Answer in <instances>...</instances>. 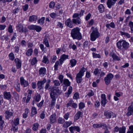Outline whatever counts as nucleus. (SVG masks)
Returning <instances> with one entry per match:
<instances>
[{
    "instance_id": "f257e3e1",
    "label": "nucleus",
    "mask_w": 133,
    "mask_h": 133,
    "mask_svg": "<svg viewBox=\"0 0 133 133\" xmlns=\"http://www.w3.org/2000/svg\"><path fill=\"white\" fill-rule=\"evenodd\" d=\"M51 91L50 93V97L52 99L51 105L52 107H54V106L56 100V94L59 92V90L58 88H52L51 89Z\"/></svg>"
},
{
    "instance_id": "f03ea898",
    "label": "nucleus",
    "mask_w": 133,
    "mask_h": 133,
    "mask_svg": "<svg viewBox=\"0 0 133 133\" xmlns=\"http://www.w3.org/2000/svg\"><path fill=\"white\" fill-rule=\"evenodd\" d=\"M80 29L78 28H74L72 30L71 35L74 39L80 40L82 38L81 34L80 32Z\"/></svg>"
},
{
    "instance_id": "7ed1b4c3",
    "label": "nucleus",
    "mask_w": 133,
    "mask_h": 133,
    "mask_svg": "<svg viewBox=\"0 0 133 133\" xmlns=\"http://www.w3.org/2000/svg\"><path fill=\"white\" fill-rule=\"evenodd\" d=\"M117 48L120 49L126 50L129 48V44L124 40L120 41L117 43Z\"/></svg>"
},
{
    "instance_id": "20e7f679",
    "label": "nucleus",
    "mask_w": 133,
    "mask_h": 133,
    "mask_svg": "<svg viewBox=\"0 0 133 133\" xmlns=\"http://www.w3.org/2000/svg\"><path fill=\"white\" fill-rule=\"evenodd\" d=\"M85 71V68H83L78 73L76 76V79L77 82L78 83H80L83 80L82 76L84 75V73Z\"/></svg>"
},
{
    "instance_id": "39448f33",
    "label": "nucleus",
    "mask_w": 133,
    "mask_h": 133,
    "mask_svg": "<svg viewBox=\"0 0 133 133\" xmlns=\"http://www.w3.org/2000/svg\"><path fill=\"white\" fill-rule=\"evenodd\" d=\"M114 76V75L110 73L107 75L104 79V81L106 85H108L110 84Z\"/></svg>"
},
{
    "instance_id": "423d86ee",
    "label": "nucleus",
    "mask_w": 133,
    "mask_h": 133,
    "mask_svg": "<svg viewBox=\"0 0 133 133\" xmlns=\"http://www.w3.org/2000/svg\"><path fill=\"white\" fill-rule=\"evenodd\" d=\"M100 36V34L98 31L95 30L91 34V40L92 41H95L96 38H98Z\"/></svg>"
},
{
    "instance_id": "0eeeda50",
    "label": "nucleus",
    "mask_w": 133,
    "mask_h": 133,
    "mask_svg": "<svg viewBox=\"0 0 133 133\" xmlns=\"http://www.w3.org/2000/svg\"><path fill=\"white\" fill-rule=\"evenodd\" d=\"M17 29L20 32L26 33L27 31L26 28L23 27L22 25L19 24L16 26Z\"/></svg>"
},
{
    "instance_id": "6e6552de",
    "label": "nucleus",
    "mask_w": 133,
    "mask_h": 133,
    "mask_svg": "<svg viewBox=\"0 0 133 133\" xmlns=\"http://www.w3.org/2000/svg\"><path fill=\"white\" fill-rule=\"evenodd\" d=\"M117 0H107V3L108 7L111 8L112 6H114Z\"/></svg>"
},
{
    "instance_id": "1a4fd4ad",
    "label": "nucleus",
    "mask_w": 133,
    "mask_h": 133,
    "mask_svg": "<svg viewBox=\"0 0 133 133\" xmlns=\"http://www.w3.org/2000/svg\"><path fill=\"white\" fill-rule=\"evenodd\" d=\"M20 81L21 85L23 86L24 87H27L29 85L28 82L25 80L22 77L20 78Z\"/></svg>"
},
{
    "instance_id": "9d476101",
    "label": "nucleus",
    "mask_w": 133,
    "mask_h": 133,
    "mask_svg": "<svg viewBox=\"0 0 133 133\" xmlns=\"http://www.w3.org/2000/svg\"><path fill=\"white\" fill-rule=\"evenodd\" d=\"M4 98L8 100H11V95L10 92L6 91L4 92L3 93Z\"/></svg>"
},
{
    "instance_id": "9b49d317",
    "label": "nucleus",
    "mask_w": 133,
    "mask_h": 133,
    "mask_svg": "<svg viewBox=\"0 0 133 133\" xmlns=\"http://www.w3.org/2000/svg\"><path fill=\"white\" fill-rule=\"evenodd\" d=\"M93 126L94 128H98L102 127L105 128H107L108 126L105 123H101L99 124H94L93 125Z\"/></svg>"
},
{
    "instance_id": "f8f14e48",
    "label": "nucleus",
    "mask_w": 133,
    "mask_h": 133,
    "mask_svg": "<svg viewBox=\"0 0 133 133\" xmlns=\"http://www.w3.org/2000/svg\"><path fill=\"white\" fill-rule=\"evenodd\" d=\"M46 68L44 67H42L40 69L39 73L41 76H43L46 74Z\"/></svg>"
},
{
    "instance_id": "ddd939ff",
    "label": "nucleus",
    "mask_w": 133,
    "mask_h": 133,
    "mask_svg": "<svg viewBox=\"0 0 133 133\" xmlns=\"http://www.w3.org/2000/svg\"><path fill=\"white\" fill-rule=\"evenodd\" d=\"M15 61L16 63L17 69H19L21 68V60L18 58H16L15 59Z\"/></svg>"
},
{
    "instance_id": "4468645a",
    "label": "nucleus",
    "mask_w": 133,
    "mask_h": 133,
    "mask_svg": "<svg viewBox=\"0 0 133 133\" xmlns=\"http://www.w3.org/2000/svg\"><path fill=\"white\" fill-rule=\"evenodd\" d=\"M13 115V113L12 112L6 111L5 113V117L6 119H8Z\"/></svg>"
},
{
    "instance_id": "2eb2a0df",
    "label": "nucleus",
    "mask_w": 133,
    "mask_h": 133,
    "mask_svg": "<svg viewBox=\"0 0 133 133\" xmlns=\"http://www.w3.org/2000/svg\"><path fill=\"white\" fill-rule=\"evenodd\" d=\"M110 56L114 60H116L117 61H119L120 60V58L113 52H111L110 53Z\"/></svg>"
},
{
    "instance_id": "dca6fc26",
    "label": "nucleus",
    "mask_w": 133,
    "mask_h": 133,
    "mask_svg": "<svg viewBox=\"0 0 133 133\" xmlns=\"http://www.w3.org/2000/svg\"><path fill=\"white\" fill-rule=\"evenodd\" d=\"M83 113L80 111H78L76 114L75 115L74 117V120L76 121L79 119L80 117H81V115H82Z\"/></svg>"
},
{
    "instance_id": "f3484780",
    "label": "nucleus",
    "mask_w": 133,
    "mask_h": 133,
    "mask_svg": "<svg viewBox=\"0 0 133 133\" xmlns=\"http://www.w3.org/2000/svg\"><path fill=\"white\" fill-rule=\"evenodd\" d=\"M56 115L53 114L50 117V122L51 123H53L56 122Z\"/></svg>"
},
{
    "instance_id": "a211bd4d",
    "label": "nucleus",
    "mask_w": 133,
    "mask_h": 133,
    "mask_svg": "<svg viewBox=\"0 0 133 133\" xmlns=\"http://www.w3.org/2000/svg\"><path fill=\"white\" fill-rule=\"evenodd\" d=\"M72 21L76 25L81 24V19L79 17H77L76 19H72Z\"/></svg>"
},
{
    "instance_id": "6ab92c4d",
    "label": "nucleus",
    "mask_w": 133,
    "mask_h": 133,
    "mask_svg": "<svg viewBox=\"0 0 133 133\" xmlns=\"http://www.w3.org/2000/svg\"><path fill=\"white\" fill-rule=\"evenodd\" d=\"M126 115L128 117L130 116L131 115H133V108L128 107V112Z\"/></svg>"
},
{
    "instance_id": "aec40b11",
    "label": "nucleus",
    "mask_w": 133,
    "mask_h": 133,
    "mask_svg": "<svg viewBox=\"0 0 133 133\" xmlns=\"http://www.w3.org/2000/svg\"><path fill=\"white\" fill-rule=\"evenodd\" d=\"M106 26L107 28L109 29H110V27L113 28H115V25L113 22H111L110 24H106Z\"/></svg>"
},
{
    "instance_id": "412c9836",
    "label": "nucleus",
    "mask_w": 133,
    "mask_h": 133,
    "mask_svg": "<svg viewBox=\"0 0 133 133\" xmlns=\"http://www.w3.org/2000/svg\"><path fill=\"white\" fill-rule=\"evenodd\" d=\"M112 114V112L106 111L104 112V114L107 118H110L111 117Z\"/></svg>"
},
{
    "instance_id": "4be33fe9",
    "label": "nucleus",
    "mask_w": 133,
    "mask_h": 133,
    "mask_svg": "<svg viewBox=\"0 0 133 133\" xmlns=\"http://www.w3.org/2000/svg\"><path fill=\"white\" fill-rule=\"evenodd\" d=\"M4 123V121L3 119V117L0 115V128L2 129L3 127V124Z\"/></svg>"
},
{
    "instance_id": "5701e85b",
    "label": "nucleus",
    "mask_w": 133,
    "mask_h": 133,
    "mask_svg": "<svg viewBox=\"0 0 133 133\" xmlns=\"http://www.w3.org/2000/svg\"><path fill=\"white\" fill-rule=\"evenodd\" d=\"M31 98V96L30 95H28L27 96V98L26 99V97H24L23 99V101L24 102H25L26 103H28L30 101Z\"/></svg>"
},
{
    "instance_id": "b1692460",
    "label": "nucleus",
    "mask_w": 133,
    "mask_h": 133,
    "mask_svg": "<svg viewBox=\"0 0 133 133\" xmlns=\"http://www.w3.org/2000/svg\"><path fill=\"white\" fill-rule=\"evenodd\" d=\"M37 19V17L36 15H33L30 17L29 20L30 22L36 21Z\"/></svg>"
},
{
    "instance_id": "393cba45",
    "label": "nucleus",
    "mask_w": 133,
    "mask_h": 133,
    "mask_svg": "<svg viewBox=\"0 0 133 133\" xmlns=\"http://www.w3.org/2000/svg\"><path fill=\"white\" fill-rule=\"evenodd\" d=\"M45 19V17H43L38 20L37 21V22L38 23L41 25H43L44 23Z\"/></svg>"
},
{
    "instance_id": "a878e982",
    "label": "nucleus",
    "mask_w": 133,
    "mask_h": 133,
    "mask_svg": "<svg viewBox=\"0 0 133 133\" xmlns=\"http://www.w3.org/2000/svg\"><path fill=\"white\" fill-rule=\"evenodd\" d=\"M19 118H14L13 123L15 126H17L19 124Z\"/></svg>"
},
{
    "instance_id": "bb28decb",
    "label": "nucleus",
    "mask_w": 133,
    "mask_h": 133,
    "mask_svg": "<svg viewBox=\"0 0 133 133\" xmlns=\"http://www.w3.org/2000/svg\"><path fill=\"white\" fill-rule=\"evenodd\" d=\"M126 129V128L124 126H122V127L119 128V133H125Z\"/></svg>"
},
{
    "instance_id": "cd10ccee",
    "label": "nucleus",
    "mask_w": 133,
    "mask_h": 133,
    "mask_svg": "<svg viewBox=\"0 0 133 133\" xmlns=\"http://www.w3.org/2000/svg\"><path fill=\"white\" fill-rule=\"evenodd\" d=\"M70 65L71 67H73L76 64V61L74 59H72L70 61Z\"/></svg>"
},
{
    "instance_id": "c85d7f7f",
    "label": "nucleus",
    "mask_w": 133,
    "mask_h": 133,
    "mask_svg": "<svg viewBox=\"0 0 133 133\" xmlns=\"http://www.w3.org/2000/svg\"><path fill=\"white\" fill-rule=\"evenodd\" d=\"M120 32L121 35H124L128 38H130L131 37L130 35L127 32H124L122 31H120Z\"/></svg>"
},
{
    "instance_id": "c756f323",
    "label": "nucleus",
    "mask_w": 133,
    "mask_h": 133,
    "mask_svg": "<svg viewBox=\"0 0 133 133\" xmlns=\"http://www.w3.org/2000/svg\"><path fill=\"white\" fill-rule=\"evenodd\" d=\"M39 126V125L37 123H35L34 124L32 127V129L34 131H35L37 130Z\"/></svg>"
},
{
    "instance_id": "7c9ffc66",
    "label": "nucleus",
    "mask_w": 133,
    "mask_h": 133,
    "mask_svg": "<svg viewBox=\"0 0 133 133\" xmlns=\"http://www.w3.org/2000/svg\"><path fill=\"white\" fill-rule=\"evenodd\" d=\"M29 112V109L26 108L25 110V112L23 114V117L24 118H27Z\"/></svg>"
},
{
    "instance_id": "2f4dec72",
    "label": "nucleus",
    "mask_w": 133,
    "mask_h": 133,
    "mask_svg": "<svg viewBox=\"0 0 133 133\" xmlns=\"http://www.w3.org/2000/svg\"><path fill=\"white\" fill-rule=\"evenodd\" d=\"M98 9L101 13L103 12L104 11V7L102 4H100L98 6Z\"/></svg>"
},
{
    "instance_id": "473e14b6",
    "label": "nucleus",
    "mask_w": 133,
    "mask_h": 133,
    "mask_svg": "<svg viewBox=\"0 0 133 133\" xmlns=\"http://www.w3.org/2000/svg\"><path fill=\"white\" fill-rule=\"evenodd\" d=\"M20 84L19 82H17L15 83V87L16 90L18 91H20Z\"/></svg>"
},
{
    "instance_id": "72a5a7b5",
    "label": "nucleus",
    "mask_w": 133,
    "mask_h": 133,
    "mask_svg": "<svg viewBox=\"0 0 133 133\" xmlns=\"http://www.w3.org/2000/svg\"><path fill=\"white\" fill-rule=\"evenodd\" d=\"M41 97L39 95H35L34 97V100L38 102L40 100Z\"/></svg>"
},
{
    "instance_id": "f704fd0d",
    "label": "nucleus",
    "mask_w": 133,
    "mask_h": 133,
    "mask_svg": "<svg viewBox=\"0 0 133 133\" xmlns=\"http://www.w3.org/2000/svg\"><path fill=\"white\" fill-rule=\"evenodd\" d=\"M33 53V50L32 49H29L26 52V55L28 56H31Z\"/></svg>"
},
{
    "instance_id": "c9c22d12",
    "label": "nucleus",
    "mask_w": 133,
    "mask_h": 133,
    "mask_svg": "<svg viewBox=\"0 0 133 133\" xmlns=\"http://www.w3.org/2000/svg\"><path fill=\"white\" fill-rule=\"evenodd\" d=\"M66 56L65 55H63L62 56L61 59L59 60L60 62V64H62L63 61L66 59Z\"/></svg>"
},
{
    "instance_id": "e433bc0d",
    "label": "nucleus",
    "mask_w": 133,
    "mask_h": 133,
    "mask_svg": "<svg viewBox=\"0 0 133 133\" xmlns=\"http://www.w3.org/2000/svg\"><path fill=\"white\" fill-rule=\"evenodd\" d=\"M43 43L44 44H45V46L46 47H49L50 46L49 43L47 39H44Z\"/></svg>"
},
{
    "instance_id": "4c0bfd02",
    "label": "nucleus",
    "mask_w": 133,
    "mask_h": 133,
    "mask_svg": "<svg viewBox=\"0 0 133 133\" xmlns=\"http://www.w3.org/2000/svg\"><path fill=\"white\" fill-rule=\"evenodd\" d=\"M37 111L36 108L35 107H32L31 109V114L33 115L37 114Z\"/></svg>"
},
{
    "instance_id": "58836bf2",
    "label": "nucleus",
    "mask_w": 133,
    "mask_h": 133,
    "mask_svg": "<svg viewBox=\"0 0 133 133\" xmlns=\"http://www.w3.org/2000/svg\"><path fill=\"white\" fill-rule=\"evenodd\" d=\"M72 91V88L71 86H70L68 88V92H67V95H68V97L69 95L70 94Z\"/></svg>"
},
{
    "instance_id": "ea45409f",
    "label": "nucleus",
    "mask_w": 133,
    "mask_h": 133,
    "mask_svg": "<svg viewBox=\"0 0 133 133\" xmlns=\"http://www.w3.org/2000/svg\"><path fill=\"white\" fill-rule=\"evenodd\" d=\"M69 48L70 49H72L74 50H75L77 48L76 46L74 44H70L69 46Z\"/></svg>"
},
{
    "instance_id": "a19ab883",
    "label": "nucleus",
    "mask_w": 133,
    "mask_h": 133,
    "mask_svg": "<svg viewBox=\"0 0 133 133\" xmlns=\"http://www.w3.org/2000/svg\"><path fill=\"white\" fill-rule=\"evenodd\" d=\"M92 54L93 57L94 58H101L100 55L99 54H97L94 52H93Z\"/></svg>"
},
{
    "instance_id": "79ce46f5",
    "label": "nucleus",
    "mask_w": 133,
    "mask_h": 133,
    "mask_svg": "<svg viewBox=\"0 0 133 133\" xmlns=\"http://www.w3.org/2000/svg\"><path fill=\"white\" fill-rule=\"evenodd\" d=\"M9 58L11 61H13L15 58V56L14 54L12 53H11L9 55Z\"/></svg>"
},
{
    "instance_id": "37998d69",
    "label": "nucleus",
    "mask_w": 133,
    "mask_h": 133,
    "mask_svg": "<svg viewBox=\"0 0 133 133\" xmlns=\"http://www.w3.org/2000/svg\"><path fill=\"white\" fill-rule=\"evenodd\" d=\"M43 62L45 63H48L49 62V60L45 56L43 57Z\"/></svg>"
},
{
    "instance_id": "c03bdc74",
    "label": "nucleus",
    "mask_w": 133,
    "mask_h": 133,
    "mask_svg": "<svg viewBox=\"0 0 133 133\" xmlns=\"http://www.w3.org/2000/svg\"><path fill=\"white\" fill-rule=\"evenodd\" d=\"M59 65H61L60 64V62L59 61H57L56 62L55 65V70H57L58 66Z\"/></svg>"
},
{
    "instance_id": "a18cd8bd",
    "label": "nucleus",
    "mask_w": 133,
    "mask_h": 133,
    "mask_svg": "<svg viewBox=\"0 0 133 133\" xmlns=\"http://www.w3.org/2000/svg\"><path fill=\"white\" fill-rule=\"evenodd\" d=\"M129 130L127 132V133H133V125L129 127Z\"/></svg>"
},
{
    "instance_id": "49530a36",
    "label": "nucleus",
    "mask_w": 133,
    "mask_h": 133,
    "mask_svg": "<svg viewBox=\"0 0 133 133\" xmlns=\"http://www.w3.org/2000/svg\"><path fill=\"white\" fill-rule=\"evenodd\" d=\"M107 102V101L106 99H101V103L102 106L104 107L106 104Z\"/></svg>"
},
{
    "instance_id": "de8ad7c7",
    "label": "nucleus",
    "mask_w": 133,
    "mask_h": 133,
    "mask_svg": "<svg viewBox=\"0 0 133 133\" xmlns=\"http://www.w3.org/2000/svg\"><path fill=\"white\" fill-rule=\"evenodd\" d=\"M94 93L92 90H90L87 95L89 97L93 96L94 95Z\"/></svg>"
},
{
    "instance_id": "09e8293b",
    "label": "nucleus",
    "mask_w": 133,
    "mask_h": 133,
    "mask_svg": "<svg viewBox=\"0 0 133 133\" xmlns=\"http://www.w3.org/2000/svg\"><path fill=\"white\" fill-rule=\"evenodd\" d=\"M85 107L84 104L82 102L80 103L79 105V109H82Z\"/></svg>"
},
{
    "instance_id": "8fccbe9b",
    "label": "nucleus",
    "mask_w": 133,
    "mask_h": 133,
    "mask_svg": "<svg viewBox=\"0 0 133 133\" xmlns=\"http://www.w3.org/2000/svg\"><path fill=\"white\" fill-rule=\"evenodd\" d=\"M55 5V3L54 2H51L49 4V7L51 8H53Z\"/></svg>"
},
{
    "instance_id": "3c124183",
    "label": "nucleus",
    "mask_w": 133,
    "mask_h": 133,
    "mask_svg": "<svg viewBox=\"0 0 133 133\" xmlns=\"http://www.w3.org/2000/svg\"><path fill=\"white\" fill-rule=\"evenodd\" d=\"M42 28L40 26L36 25L35 30L37 32H39L41 30Z\"/></svg>"
},
{
    "instance_id": "603ef678",
    "label": "nucleus",
    "mask_w": 133,
    "mask_h": 133,
    "mask_svg": "<svg viewBox=\"0 0 133 133\" xmlns=\"http://www.w3.org/2000/svg\"><path fill=\"white\" fill-rule=\"evenodd\" d=\"M67 26L70 28H72L74 26L73 23L71 22H67Z\"/></svg>"
},
{
    "instance_id": "864d4df0",
    "label": "nucleus",
    "mask_w": 133,
    "mask_h": 133,
    "mask_svg": "<svg viewBox=\"0 0 133 133\" xmlns=\"http://www.w3.org/2000/svg\"><path fill=\"white\" fill-rule=\"evenodd\" d=\"M37 61L36 58L35 57L32 59L31 64L33 65H34L37 63Z\"/></svg>"
},
{
    "instance_id": "5fc2aeb1",
    "label": "nucleus",
    "mask_w": 133,
    "mask_h": 133,
    "mask_svg": "<svg viewBox=\"0 0 133 133\" xmlns=\"http://www.w3.org/2000/svg\"><path fill=\"white\" fill-rule=\"evenodd\" d=\"M79 96V95L78 93L77 92H76L74 95L73 98L75 99H77L78 98Z\"/></svg>"
},
{
    "instance_id": "6e6d98bb",
    "label": "nucleus",
    "mask_w": 133,
    "mask_h": 133,
    "mask_svg": "<svg viewBox=\"0 0 133 133\" xmlns=\"http://www.w3.org/2000/svg\"><path fill=\"white\" fill-rule=\"evenodd\" d=\"M40 81L38 82L37 85L38 86V88L39 89H41L42 88L43 85H42Z\"/></svg>"
},
{
    "instance_id": "4d7b16f0",
    "label": "nucleus",
    "mask_w": 133,
    "mask_h": 133,
    "mask_svg": "<svg viewBox=\"0 0 133 133\" xmlns=\"http://www.w3.org/2000/svg\"><path fill=\"white\" fill-rule=\"evenodd\" d=\"M13 30L12 28V26L11 25H10L8 28V31L10 33H12Z\"/></svg>"
},
{
    "instance_id": "13d9d810",
    "label": "nucleus",
    "mask_w": 133,
    "mask_h": 133,
    "mask_svg": "<svg viewBox=\"0 0 133 133\" xmlns=\"http://www.w3.org/2000/svg\"><path fill=\"white\" fill-rule=\"evenodd\" d=\"M63 84L64 85L63 86L64 87L63 89L65 91L66 90V79H65L64 81Z\"/></svg>"
},
{
    "instance_id": "bf43d9fd",
    "label": "nucleus",
    "mask_w": 133,
    "mask_h": 133,
    "mask_svg": "<svg viewBox=\"0 0 133 133\" xmlns=\"http://www.w3.org/2000/svg\"><path fill=\"white\" fill-rule=\"evenodd\" d=\"M18 128L16 126H15V127H14V126H13L12 129L14 132H17L18 130Z\"/></svg>"
},
{
    "instance_id": "052dcab7",
    "label": "nucleus",
    "mask_w": 133,
    "mask_h": 133,
    "mask_svg": "<svg viewBox=\"0 0 133 133\" xmlns=\"http://www.w3.org/2000/svg\"><path fill=\"white\" fill-rule=\"evenodd\" d=\"M74 130L78 132H79L80 131V129L79 127L78 126H74Z\"/></svg>"
},
{
    "instance_id": "680f3d73",
    "label": "nucleus",
    "mask_w": 133,
    "mask_h": 133,
    "mask_svg": "<svg viewBox=\"0 0 133 133\" xmlns=\"http://www.w3.org/2000/svg\"><path fill=\"white\" fill-rule=\"evenodd\" d=\"M98 73L99 74V71L98 68H96L95 69L94 73L95 75H96Z\"/></svg>"
},
{
    "instance_id": "e2e57ef3",
    "label": "nucleus",
    "mask_w": 133,
    "mask_h": 133,
    "mask_svg": "<svg viewBox=\"0 0 133 133\" xmlns=\"http://www.w3.org/2000/svg\"><path fill=\"white\" fill-rule=\"evenodd\" d=\"M36 26V25H30L28 26V28L29 29L31 30H35Z\"/></svg>"
},
{
    "instance_id": "0e129e2a",
    "label": "nucleus",
    "mask_w": 133,
    "mask_h": 133,
    "mask_svg": "<svg viewBox=\"0 0 133 133\" xmlns=\"http://www.w3.org/2000/svg\"><path fill=\"white\" fill-rule=\"evenodd\" d=\"M44 102V101L43 100H42L39 104L37 105V106L39 107H41L43 104Z\"/></svg>"
},
{
    "instance_id": "69168bd1",
    "label": "nucleus",
    "mask_w": 133,
    "mask_h": 133,
    "mask_svg": "<svg viewBox=\"0 0 133 133\" xmlns=\"http://www.w3.org/2000/svg\"><path fill=\"white\" fill-rule=\"evenodd\" d=\"M6 27V26L4 25L0 24V30H4Z\"/></svg>"
},
{
    "instance_id": "338daca9",
    "label": "nucleus",
    "mask_w": 133,
    "mask_h": 133,
    "mask_svg": "<svg viewBox=\"0 0 133 133\" xmlns=\"http://www.w3.org/2000/svg\"><path fill=\"white\" fill-rule=\"evenodd\" d=\"M64 122V119H62V118H59L58 119V123H62Z\"/></svg>"
},
{
    "instance_id": "774afa93",
    "label": "nucleus",
    "mask_w": 133,
    "mask_h": 133,
    "mask_svg": "<svg viewBox=\"0 0 133 133\" xmlns=\"http://www.w3.org/2000/svg\"><path fill=\"white\" fill-rule=\"evenodd\" d=\"M57 25L58 27H59L62 28L63 27V25L60 22L58 23Z\"/></svg>"
}]
</instances>
